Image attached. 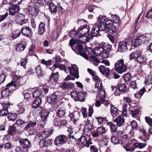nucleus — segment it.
Returning a JSON list of instances; mask_svg holds the SVG:
<instances>
[{
	"mask_svg": "<svg viewBox=\"0 0 152 152\" xmlns=\"http://www.w3.org/2000/svg\"><path fill=\"white\" fill-rule=\"evenodd\" d=\"M103 50L102 49V47L100 45L99 47H96L94 48V52L95 54L96 55H100V54L102 53Z\"/></svg>",
	"mask_w": 152,
	"mask_h": 152,
	"instance_id": "37998d69",
	"label": "nucleus"
},
{
	"mask_svg": "<svg viewBox=\"0 0 152 152\" xmlns=\"http://www.w3.org/2000/svg\"><path fill=\"white\" fill-rule=\"evenodd\" d=\"M21 33L20 31L19 30H16L15 32L12 33L11 36L12 37L13 39H15L18 37L20 35Z\"/></svg>",
	"mask_w": 152,
	"mask_h": 152,
	"instance_id": "5fc2aeb1",
	"label": "nucleus"
},
{
	"mask_svg": "<svg viewBox=\"0 0 152 152\" xmlns=\"http://www.w3.org/2000/svg\"><path fill=\"white\" fill-rule=\"evenodd\" d=\"M107 132L104 127L102 126H101L98 127L96 130V131L94 133H92V135L93 137H99L103 134H105Z\"/></svg>",
	"mask_w": 152,
	"mask_h": 152,
	"instance_id": "1a4fd4ad",
	"label": "nucleus"
},
{
	"mask_svg": "<svg viewBox=\"0 0 152 152\" xmlns=\"http://www.w3.org/2000/svg\"><path fill=\"white\" fill-rule=\"evenodd\" d=\"M19 142L22 147L30 148L31 146V142L27 138H20Z\"/></svg>",
	"mask_w": 152,
	"mask_h": 152,
	"instance_id": "f8f14e48",
	"label": "nucleus"
},
{
	"mask_svg": "<svg viewBox=\"0 0 152 152\" xmlns=\"http://www.w3.org/2000/svg\"><path fill=\"white\" fill-rule=\"evenodd\" d=\"M57 115L59 117H63L66 114L65 109L61 107L60 104L58 105L56 109Z\"/></svg>",
	"mask_w": 152,
	"mask_h": 152,
	"instance_id": "ddd939ff",
	"label": "nucleus"
},
{
	"mask_svg": "<svg viewBox=\"0 0 152 152\" xmlns=\"http://www.w3.org/2000/svg\"><path fill=\"white\" fill-rule=\"evenodd\" d=\"M10 90L8 88H6L1 91V96L2 98L6 97L9 94Z\"/></svg>",
	"mask_w": 152,
	"mask_h": 152,
	"instance_id": "de8ad7c7",
	"label": "nucleus"
},
{
	"mask_svg": "<svg viewBox=\"0 0 152 152\" xmlns=\"http://www.w3.org/2000/svg\"><path fill=\"white\" fill-rule=\"evenodd\" d=\"M125 120L123 117L119 115L114 121V122H115L118 126H123L124 122Z\"/></svg>",
	"mask_w": 152,
	"mask_h": 152,
	"instance_id": "f3484780",
	"label": "nucleus"
},
{
	"mask_svg": "<svg viewBox=\"0 0 152 152\" xmlns=\"http://www.w3.org/2000/svg\"><path fill=\"white\" fill-rule=\"evenodd\" d=\"M87 137H86L84 135H81V136L79 138L77 139V142L78 144L80 143L81 142V144L83 146H85V145H86L87 140Z\"/></svg>",
	"mask_w": 152,
	"mask_h": 152,
	"instance_id": "bb28decb",
	"label": "nucleus"
},
{
	"mask_svg": "<svg viewBox=\"0 0 152 152\" xmlns=\"http://www.w3.org/2000/svg\"><path fill=\"white\" fill-rule=\"evenodd\" d=\"M92 123L91 122L88 121L86 122V124L85 126V128L93 130V126L92 125Z\"/></svg>",
	"mask_w": 152,
	"mask_h": 152,
	"instance_id": "e2e57ef3",
	"label": "nucleus"
},
{
	"mask_svg": "<svg viewBox=\"0 0 152 152\" xmlns=\"http://www.w3.org/2000/svg\"><path fill=\"white\" fill-rule=\"evenodd\" d=\"M151 34L150 33H147L142 35L143 38L144 43L147 44L150 42L151 38Z\"/></svg>",
	"mask_w": 152,
	"mask_h": 152,
	"instance_id": "a878e982",
	"label": "nucleus"
},
{
	"mask_svg": "<svg viewBox=\"0 0 152 152\" xmlns=\"http://www.w3.org/2000/svg\"><path fill=\"white\" fill-rule=\"evenodd\" d=\"M37 125V122L35 121H30L28 122L24 128L26 131H27L30 128H33Z\"/></svg>",
	"mask_w": 152,
	"mask_h": 152,
	"instance_id": "473e14b6",
	"label": "nucleus"
},
{
	"mask_svg": "<svg viewBox=\"0 0 152 152\" xmlns=\"http://www.w3.org/2000/svg\"><path fill=\"white\" fill-rule=\"evenodd\" d=\"M78 39L75 40L77 43H85L86 41L87 42V37L86 35H83L82 36L80 34L78 37Z\"/></svg>",
	"mask_w": 152,
	"mask_h": 152,
	"instance_id": "cd10ccee",
	"label": "nucleus"
},
{
	"mask_svg": "<svg viewBox=\"0 0 152 152\" xmlns=\"http://www.w3.org/2000/svg\"><path fill=\"white\" fill-rule=\"evenodd\" d=\"M114 66L115 71L119 74L125 72L127 70V67L124 64V61L122 59L118 60L115 63Z\"/></svg>",
	"mask_w": 152,
	"mask_h": 152,
	"instance_id": "20e7f679",
	"label": "nucleus"
},
{
	"mask_svg": "<svg viewBox=\"0 0 152 152\" xmlns=\"http://www.w3.org/2000/svg\"><path fill=\"white\" fill-rule=\"evenodd\" d=\"M70 34L71 37L74 38L75 37H77L80 35L78 31H77V32H76V31H74V29L70 31Z\"/></svg>",
	"mask_w": 152,
	"mask_h": 152,
	"instance_id": "864d4df0",
	"label": "nucleus"
},
{
	"mask_svg": "<svg viewBox=\"0 0 152 152\" xmlns=\"http://www.w3.org/2000/svg\"><path fill=\"white\" fill-rule=\"evenodd\" d=\"M59 76V73L58 72H57L55 73L52 72L50 76V80H51L53 78L54 81L55 82H57L58 80Z\"/></svg>",
	"mask_w": 152,
	"mask_h": 152,
	"instance_id": "58836bf2",
	"label": "nucleus"
},
{
	"mask_svg": "<svg viewBox=\"0 0 152 152\" xmlns=\"http://www.w3.org/2000/svg\"><path fill=\"white\" fill-rule=\"evenodd\" d=\"M36 5L37 7L33 3H30L28 4V12L32 15L37 14L39 10L38 8L44 6L41 0H37L36 3Z\"/></svg>",
	"mask_w": 152,
	"mask_h": 152,
	"instance_id": "7ed1b4c3",
	"label": "nucleus"
},
{
	"mask_svg": "<svg viewBox=\"0 0 152 152\" xmlns=\"http://www.w3.org/2000/svg\"><path fill=\"white\" fill-rule=\"evenodd\" d=\"M123 77L125 82H129L132 77V76L130 73H127L124 74Z\"/></svg>",
	"mask_w": 152,
	"mask_h": 152,
	"instance_id": "603ef678",
	"label": "nucleus"
},
{
	"mask_svg": "<svg viewBox=\"0 0 152 152\" xmlns=\"http://www.w3.org/2000/svg\"><path fill=\"white\" fill-rule=\"evenodd\" d=\"M16 128L13 126H10L8 130V134L13 136L16 132Z\"/></svg>",
	"mask_w": 152,
	"mask_h": 152,
	"instance_id": "09e8293b",
	"label": "nucleus"
},
{
	"mask_svg": "<svg viewBox=\"0 0 152 152\" xmlns=\"http://www.w3.org/2000/svg\"><path fill=\"white\" fill-rule=\"evenodd\" d=\"M50 113L49 110H43L42 111L41 117L43 122H46Z\"/></svg>",
	"mask_w": 152,
	"mask_h": 152,
	"instance_id": "a211bd4d",
	"label": "nucleus"
},
{
	"mask_svg": "<svg viewBox=\"0 0 152 152\" xmlns=\"http://www.w3.org/2000/svg\"><path fill=\"white\" fill-rule=\"evenodd\" d=\"M99 31L98 26L95 24L91 28V33L93 37H96L98 34Z\"/></svg>",
	"mask_w": 152,
	"mask_h": 152,
	"instance_id": "7c9ffc66",
	"label": "nucleus"
},
{
	"mask_svg": "<svg viewBox=\"0 0 152 152\" xmlns=\"http://www.w3.org/2000/svg\"><path fill=\"white\" fill-rule=\"evenodd\" d=\"M106 19V17L104 15H100L99 16L98 19V23H104Z\"/></svg>",
	"mask_w": 152,
	"mask_h": 152,
	"instance_id": "4d7b16f0",
	"label": "nucleus"
},
{
	"mask_svg": "<svg viewBox=\"0 0 152 152\" xmlns=\"http://www.w3.org/2000/svg\"><path fill=\"white\" fill-rule=\"evenodd\" d=\"M77 31H78L79 34L82 35H85L88 33L89 30L87 26H82L79 28Z\"/></svg>",
	"mask_w": 152,
	"mask_h": 152,
	"instance_id": "b1692460",
	"label": "nucleus"
},
{
	"mask_svg": "<svg viewBox=\"0 0 152 152\" xmlns=\"http://www.w3.org/2000/svg\"><path fill=\"white\" fill-rule=\"evenodd\" d=\"M97 8V7L95 6L92 5L88 7V10L90 12L94 13L95 12V10Z\"/></svg>",
	"mask_w": 152,
	"mask_h": 152,
	"instance_id": "bf43d9fd",
	"label": "nucleus"
},
{
	"mask_svg": "<svg viewBox=\"0 0 152 152\" xmlns=\"http://www.w3.org/2000/svg\"><path fill=\"white\" fill-rule=\"evenodd\" d=\"M111 142L112 143L114 144H116L119 142V140L115 136H112L111 138Z\"/></svg>",
	"mask_w": 152,
	"mask_h": 152,
	"instance_id": "13d9d810",
	"label": "nucleus"
},
{
	"mask_svg": "<svg viewBox=\"0 0 152 152\" xmlns=\"http://www.w3.org/2000/svg\"><path fill=\"white\" fill-rule=\"evenodd\" d=\"M131 114L132 116L135 117L139 113V110L137 109H134L131 110Z\"/></svg>",
	"mask_w": 152,
	"mask_h": 152,
	"instance_id": "052dcab7",
	"label": "nucleus"
},
{
	"mask_svg": "<svg viewBox=\"0 0 152 152\" xmlns=\"http://www.w3.org/2000/svg\"><path fill=\"white\" fill-rule=\"evenodd\" d=\"M42 92V91L41 88H39L33 91V97L35 98H40L39 96L41 95Z\"/></svg>",
	"mask_w": 152,
	"mask_h": 152,
	"instance_id": "c85d7f7f",
	"label": "nucleus"
},
{
	"mask_svg": "<svg viewBox=\"0 0 152 152\" xmlns=\"http://www.w3.org/2000/svg\"><path fill=\"white\" fill-rule=\"evenodd\" d=\"M76 41L73 39H71L69 42V45L71 46L72 50L74 51L77 54L80 55L86 59H88V56L86 53H85L83 46L78 44V43L76 44Z\"/></svg>",
	"mask_w": 152,
	"mask_h": 152,
	"instance_id": "f03ea898",
	"label": "nucleus"
},
{
	"mask_svg": "<svg viewBox=\"0 0 152 152\" xmlns=\"http://www.w3.org/2000/svg\"><path fill=\"white\" fill-rule=\"evenodd\" d=\"M27 123L25 120H24L21 118H19L16 121V124L20 127L23 126L24 125Z\"/></svg>",
	"mask_w": 152,
	"mask_h": 152,
	"instance_id": "c03bdc74",
	"label": "nucleus"
},
{
	"mask_svg": "<svg viewBox=\"0 0 152 152\" xmlns=\"http://www.w3.org/2000/svg\"><path fill=\"white\" fill-rule=\"evenodd\" d=\"M42 100L41 98H36L32 104V107L35 108H40V105L42 103Z\"/></svg>",
	"mask_w": 152,
	"mask_h": 152,
	"instance_id": "aec40b11",
	"label": "nucleus"
},
{
	"mask_svg": "<svg viewBox=\"0 0 152 152\" xmlns=\"http://www.w3.org/2000/svg\"><path fill=\"white\" fill-rule=\"evenodd\" d=\"M89 60L91 63L95 66H97L98 63L100 62L99 61L95 56H89Z\"/></svg>",
	"mask_w": 152,
	"mask_h": 152,
	"instance_id": "f704fd0d",
	"label": "nucleus"
},
{
	"mask_svg": "<svg viewBox=\"0 0 152 152\" xmlns=\"http://www.w3.org/2000/svg\"><path fill=\"white\" fill-rule=\"evenodd\" d=\"M17 115L16 114H8V119L10 121H14L17 119Z\"/></svg>",
	"mask_w": 152,
	"mask_h": 152,
	"instance_id": "6e6d98bb",
	"label": "nucleus"
},
{
	"mask_svg": "<svg viewBox=\"0 0 152 152\" xmlns=\"http://www.w3.org/2000/svg\"><path fill=\"white\" fill-rule=\"evenodd\" d=\"M25 48V46L24 45L19 44L17 45L16 50L17 51L20 52L23 51Z\"/></svg>",
	"mask_w": 152,
	"mask_h": 152,
	"instance_id": "8fccbe9b",
	"label": "nucleus"
},
{
	"mask_svg": "<svg viewBox=\"0 0 152 152\" xmlns=\"http://www.w3.org/2000/svg\"><path fill=\"white\" fill-rule=\"evenodd\" d=\"M67 136L64 134H61L57 136L54 140V144L58 147H60L65 144L67 142Z\"/></svg>",
	"mask_w": 152,
	"mask_h": 152,
	"instance_id": "423d86ee",
	"label": "nucleus"
},
{
	"mask_svg": "<svg viewBox=\"0 0 152 152\" xmlns=\"http://www.w3.org/2000/svg\"><path fill=\"white\" fill-rule=\"evenodd\" d=\"M74 86V84L72 83H66L64 82L62 83L61 87L63 89H66L72 88Z\"/></svg>",
	"mask_w": 152,
	"mask_h": 152,
	"instance_id": "a19ab883",
	"label": "nucleus"
},
{
	"mask_svg": "<svg viewBox=\"0 0 152 152\" xmlns=\"http://www.w3.org/2000/svg\"><path fill=\"white\" fill-rule=\"evenodd\" d=\"M123 41L125 42L127 45L129 46L132 44V38L131 37H128L126 39L125 41Z\"/></svg>",
	"mask_w": 152,
	"mask_h": 152,
	"instance_id": "0e129e2a",
	"label": "nucleus"
},
{
	"mask_svg": "<svg viewBox=\"0 0 152 152\" xmlns=\"http://www.w3.org/2000/svg\"><path fill=\"white\" fill-rule=\"evenodd\" d=\"M145 85H148L150 88L152 87V78L150 79H146L145 80Z\"/></svg>",
	"mask_w": 152,
	"mask_h": 152,
	"instance_id": "774afa93",
	"label": "nucleus"
},
{
	"mask_svg": "<svg viewBox=\"0 0 152 152\" xmlns=\"http://www.w3.org/2000/svg\"><path fill=\"white\" fill-rule=\"evenodd\" d=\"M45 23L43 22H41L40 23L38 28V33L39 35H42L45 32Z\"/></svg>",
	"mask_w": 152,
	"mask_h": 152,
	"instance_id": "393cba45",
	"label": "nucleus"
},
{
	"mask_svg": "<svg viewBox=\"0 0 152 152\" xmlns=\"http://www.w3.org/2000/svg\"><path fill=\"white\" fill-rule=\"evenodd\" d=\"M111 20L113 22V24L117 25L118 26H119L121 24L120 20L119 18L116 15L111 14Z\"/></svg>",
	"mask_w": 152,
	"mask_h": 152,
	"instance_id": "412c9836",
	"label": "nucleus"
},
{
	"mask_svg": "<svg viewBox=\"0 0 152 152\" xmlns=\"http://www.w3.org/2000/svg\"><path fill=\"white\" fill-rule=\"evenodd\" d=\"M118 26L117 25L115 24L109 26L107 28V30L109 32L112 34H116V27Z\"/></svg>",
	"mask_w": 152,
	"mask_h": 152,
	"instance_id": "c756f323",
	"label": "nucleus"
},
{
	"mask_svg": "<svg viewBox=\"0 0 152 152\" xmlns=\"http://www.w3.org/2000/svg\"><path fill=\"white\" fill-rule=\"evenodd\" d=\"M130 56V60L133 59H136V61L140 64L145 63L147 60L145 53L140 49H138L135 52L131 53Z\"/></svg>",
	"mask_w": 152,
	"mask_h": 152,
	"instance_id": "f257e3e1",
	"label": "nucleus"
},
{
	"mask_svg": "<svg viewBox=\"0 0 152 152\" xmlns=\"http://www.w3.org/2000/svg\"><path fill=\"white\" fill-rule=\"evenodd\" d=\"M36 72L39 78L42 77L44 75L43 72L42 71L40 65H38L37 67Z\"/></svg>",
	"mask_w": 152,
	"mask_h": 152,
	"instance_id": "e433bc0d",
	"label": "nucleus"
},
{
	"mask_svg": "<svg viewBox=\"0 0 152 152\" xmlns=\"http://www.w3.org/2000/svg\"><path fill=\"white\" fill-rule=\"evenodd\" d=\"M130 145V143H128L125 146H124V148L127 151L133 152L135 148L134 147H131Z\"/></svg>",
	"mask_w": 152,
	"mask_h": 152,
	"instance_id": "3c124183",
	"label": "nucleus"
},
{
	"mask_svg": "<svg viewBox=\"0 0 152 152\" xmlns=\"http://www.w3.org/2000/svg\"><path fill=\"white\" fill-rule=\"evenodd\" d=\"M107 124L110 126L111 131L113 132H115L116 131L117 126L112 122H109Z\"/></svg>",
	"mask_w": 152,
	"mask_h": 152,
	"instance_id": "a18cd8bd",
	"label": "nucleus"
},
{
	"mask_svg": "<svg viewBox=\"0 0 152 152\" xmlns=\"http://www.w3.org/2000/svg\"><path fill=\"white\" fill-rule=\"evenodd\" d=\"M8 110L5 109H2L0 110V116H6L8 114Z\"/></svg>",
	"mask_w": 152,
	"mask_h": 152,
	"instance_id": "680f3d73",
	"label": "nucleus"
},
{
	"mask_svg": "<svg viewBox=\"0 0 152 152\" xmlns=\"http://www.w3.org/2000/svg\"><path fill=\"white\" fill-rule=\"evenodd\" d=\"M111 113L112 115L114 117H115L118 114V109L113 106L111 105Z\"/></svg>",
	"mask_w": 152,
	"mask_h": 152,
	"instance_id": "ea45409f",
	"label": "nucleus"
},
{
	"mask_svg": "<svg viewBox=\"0 0 152 152\" xmlns=\"http://www.w3.org/2000/svg\"><path fill=\"white\" fill-rule=\"evenodd\" d=\"M70 73L72 76H74L75 77L78 79L79 77L78 68L77 66L74 65L72 67H69L68 68Z\"/></svg>",
	"mask_w": 152,
	"mask_h": 152,
	"instance_id": "9d476101",
	"label": "nucleus"
},
{
	"mask_svg": "<svg viewBox=\"0 0 152 152\" xmlns=\"http://www.w3.org/2000/svg\"><path fill=\"white\" fill-rule=\"evenodd\" d=\"M126 89V85L124 83L118 84L117 88L115 91L114 94L116 96H119L121 92H125Z\"/></svg>",
	"mask_w": 152,
	"mask_h": 152,
	"instance_id": "6e6552de",
	"label": "nucleus"
},
{
	"mask_svg": "<svg viewBox=\"0 0 152 152\" xmlns=\"http://www.w3.org/2000/svg\"><path fill=\"white\" fill-rule=\"evenodd\" d=\"M29 102L27 100H24L18 104V106H20L25 109L29 104Z\"/></svg>",
	"mask_w": 152,
	"mask_h": 152,
	"instance_id": "49530a36",
	"label": "nucleus"
},
{
	"mask_svg": "<svg viewBox=\"0 0 152 152\" xmlns=\"http://www.w3.org/2000/svg\"><path fill=\"white\" fill-rule=\"evenodd\" d=\"M99 71L103 75H109L110 72V70L109 68L106 67L104 66L101 65L99 67Z\"/></svg>",
	"mask_w": 152,
	"mask_h": 152,
	"instance_id": "5701e85b",
	"label": "nucleus"
},
{
	"mask_svg": "<svg viewBox=\"0 0 152 152\" xmlns=\"http://www.w3.org/2000/svg\"><path fill=\"white\" fill-rule=\"evenodd\" d=\"M100 56L102 58H107L109 56L108 52L104 51L103 50L100 54Z\"/></svg>",
	"mask_w": 152,
	"mask_h": 152,
	"instance_id": "69168bd1",
	"label": "nucleus"
},
{
	"mask_svg": "<svg viewBox=\"0 0 152 152\" xmlns=\"http://www.w3.org/2000/svg\"><path fill=\"white\" fill-rule=\"evenodd\" d=\"M20 31L23 35L28 37H31L32 36L33 31L29 27L25 26L22 28Z\"/></svg>",
	"mask_w": 152,
	"mask_h": 152,
	"instance_id": "0eeeda50",
	"label": "nucleus"
},
{
	"mask_svg": "<svg viewBox=\"0 0 152 152\" xmlns=\"http://www.w3.org/2000/svg\"><path fill=\"white\" fill-rule=\"evenodd\" d=\"M57 96L55 94H51L48 97L47 101L49 104H54L57 100Z\"/></svg>",
	"mask_w": 152,
	"mask_h": 152,
	"instance_id": "6ab92c4d",
	"label": "nucleus"
},
{
	"mask_svg": "<svg viewBox=\"0 0 152 152\" xmlns=\"http://www.w3.org/2000/svg\"><path fill=\"white\" fill-rule=\"evenodd\" d=\"M19 6L11 4V7L9 8V14L12 16L14 15L19 12Z\"/></svg>",
	"mask_w": 152,
	"mask_h": 152,
	"instance_id": "4468645a",
	"label": "nucleus"
},
{
	"mask_svg": "<svg viewBox=\"0 0 152 152\" xmlns=\"http://www.w3.org/2000/svg\"><path fill=\"white\" fill-rule=\"evenodd\" d=\"M134 47H137L141 45L142 43V40L138 36H134Z\"/></svg>",
	"mask_w": 152,
	"mask_h": 152,
	"instance_id": "72a5a7b5",
	"label": "nucleus"
},
{
	"mask_svg": "<svg viewBox=\"0 0 152 152\" xmlns=\"http://www.w3.org/2000/svg\"><path fill=\"white\" fill-rule=\"evenodd\" d=\"M16 21L17 23L21 26L27 23L28 21V19H25L24 15L21 14H19L17 16Z\"/></svg>",
	"mask_w": 152,
	"mask_h": 152,
	"instance_id": "9b49d317",
	"label": "nucleus"
},
{
	"mask_svg": "<svg viewBox=\"0 0 152 152\" xmlns=\"http://www.w3.org/2000/svg\"><path fill=\"white\" fill-rule=\"evenodd\" d=\"M53 132L52 130L45 129L42 133V136L44 138H47L52 134Z\"/></svg>",
	"mask_w": 152,
	"mask_h": 152,
	"instance_id": "2f4dec72",
	"label": "nucleus"
},
{
	"mask_svg": "<svg viewBox=\"0 0 152 152\" xmlns=\"http://www.w3.org/2000/svg\"><path fill=\"white\" fill-rule=\"evenodd\" d=\"M99 91L98 96L100 99L101 101H102V99H104L105 98V91L103 89H101Z\"/></svg>",
	"mask_w": 152,
	"mask_h": 152,
	"instance_id": "79ce46f5",
	"label": "nucleus"
},
{
	"mask_svg": "<svg viewBox=\"0 0 152 152\" xmlns=\"http://www.w3.org/2000/svg\"><path fill=\"white\" fill-rule=\"evenodd\" d=\"M128 46L125 42L122 41L119 43L118 50L120 52H126L128 49Z\"/></svg>",
	"mask_w": 152,
	"mask_h": 152,
	"instance_id": "dca6fc26",
	"label": "nucleus"
},
{
	"mask_svg": "<svg viewBox=\"0 0 152 152\" xmlns=\"http://www.w3.org/2000/svg\"><path fill=\"white\" fill-rule=\"evenodd\" d=\"M145 120L146 122L150 126H152V119L149 117H145Z\"/></svg>",
	"mask_w": 152,
	"mask_h": 152,
	"instance_id": "338daca9",
	"label": "nucleus"
},
{
	"mask_svg": "<svg viewBox=\"0 0 152 152\" xmlns=\"http://www.w3.org/2000/svg\"><path fill=\"white\" fill-rule=\"evenodd\" d=\"M100 45L102 47L104 51L107 52H109L112 49V46L107 43L102 42L100 44Z\"/></svg>",
	"mask_w": 152,
	"mask_h": 152,
	"instance_id": "4be33fe9",
	"label": "nucleus"
},
{
	"mask_svg": "<svg viewBox=\"0 0 152 152\" xmlns=\"http://www.w3.org/2000/svg\"><path fill=\"white\" fill-rule=\"evenodd\" d=\"M48 9L51 13H56L57 11V6L53 3L49 4Z\"/></svg>",
	"mask_w": 152,
	"mask_h": 152,
	"instance_id": "c9c22d12",
	"label": "nucleus"
},
{
	"mask_svg": "<svg viewBox=\"0 0 152 152\" xmlns=\"http://www.w3.org/2000/svg\"><path fill=\"white\" fill-rule=\"evenodd\" d=\"M71 97L75 101L83 102L86 99V93L84 92H77L75 90L72 91L70 94Z\"/></svg>",
	"mask_w": 152,
	"mask_h": 152,
	"instance_id": "39448f33",
	"label": "nucleus"
},
{
	"mask_svg": "<svg viewBox=\"0 0 152 152\" xmlns=\"http://www.w3.org/2000/svg\"><path fill=\"white\" fill-rule=\"evenodd\" d=\"M52 142V140H41L39 142V145L40 148H47L48 146H50Z\"/></svg>",
	"mask_w": 152,
	"mask_h": 152,
	"instance_id": "2eb2a0df",
	"label": "nucleus"
},
{
	"mask_svg": "<svg viewBox=\"0 0 152 152\" xmlns=\"http://www.w3.org/2000/svg\"><path fill=\"white\" fill-rule=\"evenodd\" d=\"M95 24L98 26V28L100 31H104L107 28L104 23H96Z\"/></svg>",
	"mask_w": 152,
	"mask_h": 152,
	"instance_id": "4c0bfd02",
	"label": "nucleus"
}]
</instances>
